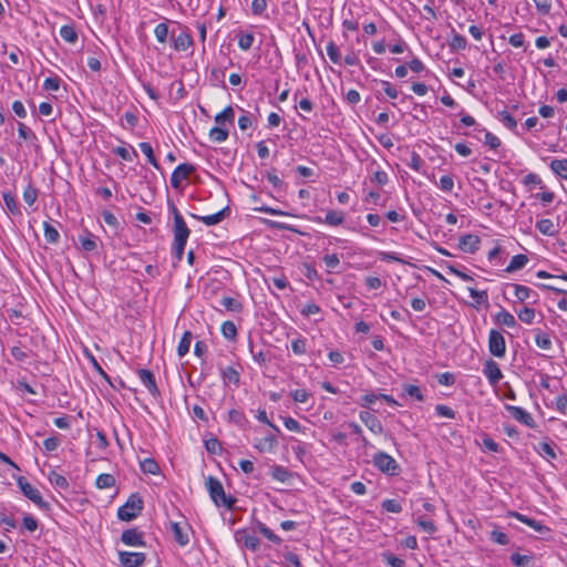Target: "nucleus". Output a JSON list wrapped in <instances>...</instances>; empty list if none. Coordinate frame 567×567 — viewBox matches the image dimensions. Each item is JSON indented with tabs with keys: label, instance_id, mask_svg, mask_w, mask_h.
<instances>
[{
	"label": "nucleus",
	"instance_id": "e433bc0d",
	"mask_svg": "<svg viewBox=\"0 0 567 567\" xmlns=\"http://www.w3.org/2000/svg\"><path fill=\"white\" fill-rule=\"evenodd\" d=\"M496 320H497L498 323H501V324H503L505 327H508V328H513L516 324L515 317L511 312L505 310V309H502L496 315Z\"/></svg>",
	"mask_w": 567,
	"mask_h": 567
},
{
	"label": "nucleus",
	"instance_id": "bf43d9fd",
	"mask_svg": "<svg viewBox=\"0 0 567 567\" xmlns=\"http://www.w3.org/2000/svg\"><path fill=\"white\" fill-rule=\"evenodd\" d=\"M258 530L270 542L275 544H280L281 538L277 536L270 528H268L265 524L259 523L258 524Z\"/></svg>",
	"mask_w": 567,
	"mask_h": 567
},
{
	"label": "nucleus",
	"instance_id": "58836bf2",
	"mask_svg": "<svg viewBox=\"0 0 567 567\" xmlns=\"http://www.w3.org/2000/svg\"><path fill=\"white\" fill-rule=\"evenodd\" d=\"M535 343L542 350H550L551 339L548 333L538 331L535 336Z\"/></svg>",
	"mask_w": 567,
	"mask_h": 567
},
{
	"label": "nucleus",
	"instance_id": "6e6d98bb",
	"mask_svg": "<svg viewBox=\"0 0 567 567\" xmlns=\"http://www.w3.org/2000/svg\"><path fill=\"white\" fill-rule=\"evenodd\" d=\"M154 34L159 43H165L168 35V25L166 23H159L154 29Z\"/></svg>",
	"mask_w": 567,
	"mask_h": 567
},
{
	"label": "nucleus",
	"instance_id": "864d4df0",
	"mask_svg": "<svg viewBox=\"0 0 567 567\" xmlns=\"http://www.w3.org/2000/svg\"><path fill=\"white\" fill-rule=\"evenodd\" d=\"M254 41L255 37L252 33H243L238 39V47L244 51H248L252 47Z\"/></svg>",
	"mask_w": 567,
	"mask_h": 567
},
{
	"label": "nucleus",
	"instance_id": "69168bd1",
	"mask_svg": "<svg viewBox=\"0 0 567 567\" xmlns=\"http://www.w3.org/2000/svg\"><path fill=\"white\" fill-rule=\"evenodd\" d=\"M533 1L535 3L537 11L542 16L549 14V12L551 10V0H533Z\"/></svg>",
	"mask_w": 567,
	"mask_h": 567
},
{
	"label": "nucleus",
	"instance_id": "4468645a",
	"mask_svg": "<svg viewBox=\"0 0 567 567\" xmlns=\"http://www.w3.org/2000/svg\"><path fill=\"white\" fill-rule=\"evenodd\" d=\"M278 446V440L274 434H268L264 437L256 439L254 442V447L258 450L260 453H271Z\"/></svg>",
	"mask_w": 567,
	"mask_h": 567
},
{
	"label": "nucleus",
	"instance_id": "ea45409f",
	"mask_svg": "<svg viewBox=\"0 0 567 567\" xmlns=\"http://www.w3.org/2000/svg\"><path fill=\"white\" fill-rule=\"evenodd\" d=\"M140 466L145 474L156 475L159 473V466L153 458H145L141 462Z\"/></svg>",
	"mask_w": 567,
	"mask_h": 567
},
{
	"label": "nucleus",
	"instance_id": "de8ad7c7",
	"mask_svg": "<svg viewBox=\"0 0 567 567\" xmlns=\"http://www.w3.org/2000/svg\"><path fill=\"white\" fill-rule=\"evenodd\" d=\"M221 333L224 338L234 340L237 336V328L233 321H225L221 324Z\"/></svg>",
	"mask_w": 567,
	"mask_h": 567
},
{
	"label": "nucleus",
	"instance_id": "c756f323",
	"mask_svg": "<svg viewBox=\"0 0 567 567\" xmlns=\"http://www.w3.org/2000/svg\"><path fill=\"white\" fill-rule=\"evenodd\" d=\"M193 336L189 331H185L177 347V354L179 358L186 355L189 351Z\"/></svg>",
	"mask_w": 567,
	"mask_h": 567
},
{
	"label": "nucleus",
	"instance_id": "a878e982",
	"mask_svg": "<svg viewBox=\"0 0 567 567\" xmlns=\"http://www.w3.org/2000/svg\"><path fill=\"white\" fill-rule=\"evenodd\" d=\"M235 112L234 109L229 105L215 116V122L217 125H221L223 127H225V123L228 122L233 124Z\"/></svg>",
	"mask_w": 567,
	"mask_h": 567
},
{
	"label": "nucleus",
	"instance_id": "f3484780",
	"mask_svg": "<svg viewBox=\"0 0 567 567\" xmlns=\"http://www.w3.org/2000/svg\"><path fill=\"white\" fill-rule=\"evenodd\" d=\"M509 516L515 517L516 519H518L519 522H522V523L526 524L527 526L532 527L534 530H536L537 533H539L542 535H544L546 533H549V530H550L547 526L543 525L540 522H538L536 519H533V518H529L526 515H523L520 513L511 512Z\"/></svg>",
	"mask_w": 567,
	"mask_h": 567
},
{
	"label": "nucleus",
	"instance_id": "9b49d317",
	"mask_svg": "<svg viewBox=\"0 0 567 567\" xmlns=\"http://www.w3.org/2000/svg\"><path fill=\"white\" fill-rule=\"evenodd\" d=\"M235 537L237 543L243 545L247 549H250L251 551H256L259 549L260 542L258 537H256L254 534H250L246 529L237 530Z\"/></svg>",
	"mask_w": 567,
	"mask_h": 567
},
{
	"label": "nucleus",
	"instance_id": "c03bdc74",
	"mask_svg": "<svg viewBox=\"0 0 567 567\" xmlns=\"http://www.w3.org/2000/svg\"><path fill=\"white\" fill-rule=\"evenodd\" d=\"M518 319L527 324H532L535 319V310L529 307H524L517 312Z\"/></svg>",
	"mask_w": 567,
	"mask_h": 567
},
{
	"label": "nucleus",
	"instance_id": "3c124183",
	"mask_svg": "<svg viewBox=\"0 0 567 567\" xmlns=\"http://www.w3.org/2000/svg\"><path fill=\"white\" fill-rule=\"evenodd\" d=\"M532 560L530 556L527 555H520L518 553H514L511 556V561L516 567H528L529 563Z\"/></svg>",
	"mask_w": 567,
	"mask_h": 567
},
{
	"label": "nucleus",
	"instance_id": "e2e57ef3",
	"mask_svg": "<svg viewBox=\"0 0 567 567\" xmlns=\"http://www.w3.org/2000/svg\"><path fill=\"white\" fill-rule=\"evenodd\" d=\"M435 412L439 416L451 419V420L455 419V415H456V412L445 404H437L435 406Z\"/></svg>",
	"mask_w": 567,
	"mask_h": 567
},
{
	"label": "nucleus",
	"instance_id": "5701e85b",
	"mask_svg": "<svg viewBox=\"0 0 567 567\" xmlns=\"http://www.w3.org/2000/svg\"><path fill=\"white\" fill-rule=\"evenodd\" d=\"M228 208H224L215 214L198 217L206 226L217 225L223 221L227 215ZM195 217V215H193ZM197 218V216H196Z\"/></svg>",
	"mask_w": 567,
	"mask_h": 567
},
{
	"label": "nucleus",
	"instance_id": "774afa93",
	"mask_svg": "<svg viewBox=\"0 0 567 567\" xmlns=\"http://www.w3.org/2000/svg\"><path fill=\"white\" fill-rule=\"evenodd\" d=\"M555 404H556V409L561 414H566V412H567V390H565L560 395H558L556 398Z\"/></svg>",
	"mask_w": 567,
	"mask_h": 567
},
{
	"label": "nucleus",
	"instance_id": "f704fd0d",
	"mask_svg": "<svg viewBox=\"0 0 567 567\" xmlns=\"http://www.w3.org/2000/svg\"><path fill=\"white\" fill-rule=\"evenodd\" d=\"M60 37L68 43H75L78 41V33L74 27L70 24L61 27Z\"/></svg>",
	"mask_w": 567,
	"mask_h": 567
},
{
	"label": "nucleus",
	"instance_id": "603ef678",
	"mask_svg": "<svg viewBox=\"0 0 567 567\" xmlns=\"http://www.w3.org/2000/svg\"><path fill=\"white\" fill-rule=\"evenodd\" d=\"M383 560L391 567H405V561L392 553L385 551L382 554Z\"/></svg>",
	"mask_w": 567,
	"mask_h": 567
},
{
	"label": "nucleus",
	"instance_id": "dca6fc26",
	"mask_svg": "<svg viewBox=\"0 0 567 567\" xmlns=\"http://www.w3.org/2000/svg\"><path fill=\"white\" fill-rule=\"evenodd\" d=\"M118 556L121 564L126 567H140L145 561L143 553L120 551Z\"/></svg>",
	"mask_w": 567,
	"mask_h": 567
},
{
	"label": "nucleus",
	"instance_id": "49530a36",
	"mask_svg": "<svg viewBox=\"0 0 567 567\" xmlns=\"http://www.w3.org/2000/svg\"><path fill=\"white\" fill-rule=\"evenodd\" d=\"M221 306L233 312H239L243 308L241 303L233 297H224L220 301Z\"/></svg>",
	"mask_w": 567,
	"mask_h": 567
},
{
	"label": "nucleus",
	"instance_id": "0e129e2a",
	"mask_svg": "<svg viewBox=\"0 0 567 567\" xmlns=\"http://www.w3.org/2000/svg\"><path fill=\"white\" fill-rule=\"evenodd\" d=\"M291 350L295 354L301 355L305 354L307 351V341L303 338H298L292 340L291 342Z\"/></svg>",
	"mask_w": 567,
	"mask_h": 567
},
{
	"label": "nucleus",
	"instance_id": "bb28decb",
	"mask_svg": "<svg viewBox=\"0 0 567 567\" xmlns=\"http://www.w3.org/2000/svg\"><path fill=\"white\" fill-rule=\"evenodd\" d=\"M536 229L545 236H554L557 231L554 223L547 218L538 220Z\"/></svg>",
	"mask_w": 567,
	"mask_h": 567
},
{
	"label": "nucleus",
	"instance_id": "09e8293b",
	"mask_svg": "<svg viewBox=\"0 0 567 567\" xmlns=\"http://www.w3.org/2000/svg\"><path fill=\"white\" fill-rule=\"evenodd\" d=\"M38 198V189L29 184L24 190H23V200L29 205L32 206Z\"/></svg>",
	"mask_w": 567,
	"mask_h": 567
},
{
	"label": "nucleus",
	"instance_id": "aec40b11",
	"mask_svg": "<svg viewBox=\"0 0 567 567\" xmlns=\"http://www.w3.org/2000/svg\"><path fill=\"white\" fill-rule=\"evenodd\" d=\"M193 45V38L189 30L186 29L174 38V49L176 51H186Z\"/></svg>",
	"mask_w": 567,
	"mask_h": 567
},
{
	"label": "nucleus",
	"instance_id": "79ce46f5",
	"mask_svg": "<svg viewBox=\"0 0 567 567\" xmlns=\"http://www.w3.org/2000/svg\"><path fill=\"white\" fill-rule=\"evenodd\" d=\"M496 117L509 130H515L517 126L516 120L507 111H499Z\"/></svg>",
	"mask_w": 567,
	"mask_h": 567
},
{
	"label": "nucleus",
	"instance_id": "6e6552de",
	"mask_svg": "<svg viewBox=\"0 0 567 567\" xmlns=\"http://www.w3.org/2000/svg\"><path fill=\"white\" fill-rule=\"evenodd\" d=\"M511 287L513 288L514 295L518 301H520V302L527 301L533 305L538 302V299H539L538 293L535 290L530 289L529 287H526L523 285H517V284H513V285H511Z\"/></svg>",
	"mask_w": 567,
	"mask_h": 567
},
{
	"label": "nucleus",
	"instance_id": "13d9d810",
	"mask_svg": "<svg viewBox=\"0 0 567 567\" xmlns=\"http://www.w3.org/2000/svg\"><path fill=\"white\" fill-rule=\"evenodd\" d=\"M173 532H174V536H175V540L181 545V546H186L189 542V538H188V535L185 534L182 528L179 527V525L177 523H174L173 524Z\"/></svg>",
	"mask_w": 567,
	"mask_h": 567
},
{
	"label": "nucleus",
	"instance_id": "2eb2a0df",
	"mask_svg": "<svg viewBox=\"0 0 567 567\" xmlns=\"http://www.w3.org/2000/svg\"><path fill=\"white\" fill-rule=\"evenodd\" d=\"M360 420L364 423V425L374 434L383 433V425L381 421L372 413L368 411H361L359 413Z\"/></svg>",
	"mask_w": 567,
	"mask_h": 567
},
{
	"label": "nucleus",
	"instance_id": "c9c22d12",
	"mask_svg": "<svg viewBox=\"0 0 567 567\" xmlns=\"http://www.w3.org/2000/svg\"><path fill=\"white\" fill-rule=\"evenodd\" d=\"M141 152L147 157L150 164H152L155 168H159V164L154 156L153 147L148 142H142L138 144Z\"/></svg>",
	"mask_w": 567,
	"mask_h": 567
},
{
	"label": "nucleus",
	"instance_id": "7c9ffc66",
	"mask_svg": "<svg viewBox=\"0 0 567 567\" xmlns=\"http://www.w3.org/2000/svg\"><path fill=\"white\" fill-rule=\"evenodd\" d=\"M44 238L49 244H56L60 239L58 229L49 221L43 223Z\"/></svg>",
	"mask_w": 567,
	"mask_h": 567
},
{
	"label": "nucleus",
	"instance_id": "72a5a7b5",
	"mask_svg": "<svg viewBox=\"0 0 567 567\" xmlns=\"http://www.w3.org/2000/svg\"><path fill=\"white\" fill-rule=\"evenodd\" d=\"M115 485V477L112 474H100L95 481V486L100 489L111 488Z\"/></svg>",
	"mask_w": 567,
	"mask_h": 567
},
{
	"label": "nucleus",
	"instance_id": "7ed1b4c3",
	"mask_svg": "<svg viewBox=\"0 0 567 567\" xmlns=\"http://www.w3.org/2000/svg\"><path fill=\"white\" fill-rule=\"evenodd\" d=\"M143 509V501L138 495H131L126 503L117 511L121 520L130 522L140 515Z\"/></svg>",
	"mask_w": 567,
	"mask_h": 567
},
{
	"label": "nucleus",
	"instance_id": "473e14b6",
	"mask_svg": "<svg viewBox=\"0 0 567 567\" xmlns=\"http://www.w3.org/2000/svg\"><path fill=\"white\" fill-rule=\"evenodd\" d=\"M3 202L6 204L7 209L14 216L21 215V209L11 193H3L2 195Z\"/></svg>",
	"mask_w": 567,
	"mask_h": 567
},
{
	"label": "nucleus",
	"instance_id": "a211bd4d",
	"mask_svg": "<svg viewBox=\"0 0 567 567\" xmlns=\"http://www.w3.org/2000/svg\"><path fill=\"white\" fill-rule=\"evenodd\" d=\"M344 218H346V215L341 210H329L327 214H326V217L324 219L320 218V217H317L316 218V221L317 223H324L329 226H332V227H336V226H340L343 224L344 221Z\"/></svg>",
	"mask_w": 567,
	"mask_h": 567
},
{
	"label": "nucleus",
	"instance_id": "20e7f679",
	"mask_svg": "<svg viewBox=\"0 0 567 567\" xmlns=\"http://www.w3.org/2000/svg\"><path fill=\"white\" fill-rule=\"evenodd\" d=\"M373 464L379 471L388 475L399 474L400 466L398 462L385 452H378L373 456Z\"/></svg>",
	"mask_w": 567,
	"mask_h": 567
},
{
	"label": "nucleus",
	"instance_id": "423d86ee",
	"mask_svg": "<svg viewBox=\"0 0 567 567\" xmlns=\"http://www.w3.org/2000/svg\"><path fill=\"white\" fill-rule=\"evenodd\" d=\"M488 350L496 358H504L506 353V342L504 336L498 330H491L488 334Z\"/></svg>",
	"mask_w": 567,
	"mask_h": 567
},
{
	"label": "nucleus",
	"instance_id": "f257e3e1",
	"mask_svg": "<svg viewBox=\"0 0 567 567\" xmlns=\"http://www.w3.org/2000/svg\"><path fill=\"white\" fill-rule=\"evenodd\" d=\"M174 213V243H173V252L176 259L179 261L183 258L184 249L189 237V229L178 212V209L173 206Z\"/></svg>",
	"mask_w": 567,
	"mask_h": 567
},
{
	"label": "nucleus",
	"instance_id": "338daca9",
	"mask_svg": "<svg viewBox=\"0 0 567 567\" xmlns=\"http://www.w3.org/2000/svg\"><path fill=\"white\" fill-rule=\"evenodd\" d=\"M205 446L210 454H219L221 452V444L215 437L205 441Z\"/></svg>",
	"mask_w": 567,
	"mask_h": 567
},
{
	"label": "nucleus",
	"instance_id": "39448f33",
	"mask_svg": "<svg viewBox=\"0 0 567 567\" xmlns=\"http://www.w3.org/2000/svg\"><path fill=\"white\" fill-rule=\"evenodd\" d=\"M17 484L25 497L33 502L37 506L44 508L47 503L43 501L40 491L31 485L23 476L17 478Z\"/></svg>",
	"mask_w": 567,
	"mask_h": 567
},
{
	"label": "nucleus",
	"instance_id": "f03ea898",
	"mask_svg": "<svg viewBox=\"0 0 567 567\" xmlns=\"http://www.w3.org/2000/svg\"><path fill=\"white\" fill-rule=\"evenodd\" d=\"M205 486L216 506H224L228 509L233 507L235 504V498L226 495L223 484L219 480L213 476H208L206 478Z\"/></svg>",
	"mask_w": 567,
	"mask_h": 567
},
{
	"label": "nucleus",
	"instance_id": "37998d69",
	"mask_svg": "<svg viewBox=\"0 0 567 567\" xmlns=\"http://www.w3.org/2000/svg\"><path fill=\"white\" fill-rule=\"evenodd\" d=\"M537 452L544 458H547V460L556 458V453L554 451V447L547 442L539 443V445L537 447Z\"/></svg>",
	"mask_w": 567,
	"mask_h": 567
},
{
	"label": "nucleus",
	"instance_id": "393cba45",
	"mask_svg": "<svg viewBox=\"0 0 567 567\" xmlns=\"http://www.w3.org/2000/svg\"><path fill=\"white\" fill-rule=\"evenodd\" d=\"M79 241L83 250L93 251L97 248L99 239L93 234L87 233L85 236H80Z\"/></svg>",
	"mask_w": 567,
	"mask_h": 567
},
{
	"label": "nucleus",
	"instance_id": "ddd939ff",
	"mask_svg": "<svg viewBox=\"0 0 567 567\" xmlns=\"http://www.w3.org/2000/svg\"><path fill=\"white\" fill-rule=\"evenodd\" d=\"M137 375L142 384L148 390V392L153 396H157L159 394V390L157 388L155 377L152 371L147 369H138Z\"/></svg>",
	"mask_w": 567,
	"mask_h": 567
},
{
	"label": "nucleus",
	"instance_id": "052dcab7",
	"mask_svg": "<svg viewBox=\"0 0 567 567\" xmlns=\"http://www.w3.org/2000/svg\"><path fill=\"white\" fill-rule=\"evenodd\" d=\"M466 45H467L466 39L462 34H458V33L453 34L451 42H450V47L453 50H456V51L464 50L466 48Z\"/></svg>",
	"mask_w": 567,
	"mask_h": 567
},
{
	"label": "nucleus",
	"instance_id": "cd10ccee",
	"mask_svg": "<svg viewBox=\"0 0 567 567\" xmlns=\"http://www.w3.org/2000/svg\"><path fill=\"white\" fill-rule=\"evenodd\" d=\"M209 138L216 143L225 142L228 138V130L221 125H216L210 128Z\"/></svg>",
	"mask_w": 567,
	"mask_h": 567
},
{
	"label": "nucleus",
	"instance_id": "f8f14e48",
	"mask_svg": "<svg viewBox=\"0 0 567 567\" xmlns=\"http://www.w3.org/2000/svg\"><path fill=\"white\" fill-rule=\"evenodd\" d=\"M481 239L477 235L467 234L460 237L458 248L463 252L474 254L480 249Z\"/></svg>",
	"mask_w": 567,
	"mask_h": 567
},
{
	"label": "nucleus",
	"instance_id": "4c0bfd02",
	"mask_svg": "<svg viewBox=\"0 0 567 567\" xmlns=\"http://www.w3.org/2000/svg\"><path fill=\"white\" fill-rule=\"evenodd\" d=\"M271 476L278 482L285 483L291 477V473L281 465H276L271 468Z\"/></svg>",
	"mask_w": 567,
	"mask_h": 567
},
{
	"label": "nucleus",
	"instance_id": "9d476101",
	"mask_svg": "<svg viewBox=\"0 0 567 567\" xmlns=\"http://www.w3.org/2000/svg\"><path fill=\"white\" fill-rule=\"evenodd\" d=\"M483 374L486 377L489 384L493 386H495L503 379V373L499 369V365L492 359L485 362L483 368Z\"/></svg>",
	"mask_w": 567,
	"mask_h": 567
},
{
	"label": "nucleus",
	"instance_id": "8fccbe9b",
	"mask_svg": "<svg viewBox=\"0 0 567 567\" xmlns=\"http://www.w3.org/2000/svg\"><path fill=\"white\" fill-rule=\"evenodd\" d=\"M322 259L329 272H334L340 265V259L337 254L324 255Z\"/></svg>",
	"mask_w": 567,
	"mask_h": 567
},
{
	"label": "nucleus",
	"instance_id": "412c9836",
	"mask_svg": "<svg viewBox=\"0 0 567 567\" xmlns=\"http://www.w3.org/2000/svg\"><path fill=\"white\" fill-rule=\"evenodd\" d=\"M225 384H233L237 386L240 381V374L234 367H226L220 371Z\"/></svg>",
	"mask_w": 567,
	"mask_h": 567
},
{
	"label": "nucleus",
	"instance_id": "5fc2aeb1",
	"mask_svg": "<svg viewBox=\"0 0 567 567\" xmlns=\"http://www.w3.org/2000/svg\"><path fill=\"white\" fill-rule=\"evenodd\" d=\"M382 508L389 513H401L402 512V505L396 499H384L382 502Z\"/></svg>",
	"mask_w": 567,
	"mask_h": 567
},
{
	"label": "nucleus",
	"instance_id": "1a4fd4ad",
	"mask_svg": "<svg viewBox=\"0 0 567 567\" xmlns=\"http://www.w3.org/2000/svg\"><path fill=\"white\" fill-rule=\"evenodd\" d=\"M505 409L509 412L511 416L518 421L519 423L533 429L536 423L529 412L524 410L520 406L515 405H505Z\"/></svg>",
	"mask_w": 567,
	"mask_h": 567
},
{
	"label": "nucleus",
	"instance_id": "a18cd8bd",
	"mask_svg": "<svg viewBox=\"0 0 567 567\" xmlns=\"http://www.w3.org/2000/svg\"><path fill=\"white\" fill-rule=\"evenodd\" d=\"M416 524L429 535L436 533V526L432 519L421 516L416 519Z\"/></svg>",
	"mask_w": 567,
	"mask_h": 567
},
{
	"label": "nucleus",
	"instance_id": "0eeeda50",
	"mask_svg": "<svg viewBox=\"0 0 567 567\" xmlns=\"http://www.w3.org/2000/svg\"><path fill=\"white\" fill-rule=\"evenodd\" d=\"M195 166L192 164L183 163L179 164L171 176V185L175 189H179L182 187V182L187 179L192 173L195 172Z\"/></svg>",
	"mask_w": 567,
	"mask_h": 567
},
{
	"label": "nucleus",
	"instance_id": "680f3d73",
	"mask_svg": "<svg viewBox=\"0 0 567 567\" xmlns=\"http://www.w3.org/2000/svg\"><path fill=\"white\" fill-rule=\"evenodd\" d=\"M437 186L440 187V189H442L445 193L452 192V189L454 187V179H453L452 175L441 176V178L437 183Z\"/></svg>",
	"mask_w": 567,
	"mask_h": 567
},
{
	"label": "nucleus",
	"instance_id": "c85d7f7f",
	"mask_svg": "<svg viewBox=\"0 0 567 567\" xmlns=\"http://www.w3.org/2000/svg\"><path fill=\"white\" fill-rule=\"evenodd\" d=\"M48 480L56 488H60V489L69 488L68 480L63 475L56 473L55 471H51L49 473Z\"/></svg>",
	"mask_w": 567,
	"mask_h": 567
},
{
	"label": "nucleus",
	"instance_id": "4be33fe9",
	"mask_svg": "<svg viewBox=\"0 0 567 567\" xmlns=\"http://www.w3.org/2000/svg\"><path fill=\"white\" fill-rule=\"evenodd\" d=\"M549 167L554 174L567 181V158H554Z\"/></svg>",
	"mask_w": 567,
	"mask_h": 567
},
{
	"label": "nucleus",
	"instance_id": "2f4dec72",
	"mask_svg": "<svg viewBox=\"0 0 567 567\" xmlns=\"http://www.w3.org/2000/svg\"><path fill=\"white\" fill-rule=\"evenodd\" d=\"M18 135L29 143H35L38 140L35 133L22 122L18 123Z\"/></svg>",
	"mask_w": 567,
	"mask_h": 567
},
{
	"label": "nucleus",
	"instance_id": "6ab92c4d",
	"mask_svg": "<svg viewBox=\"0 0 567 567\" xmlns=\"http://www.w3.org/2000/svg\"><path fill=\"white\" fill-rule=\"evenodd\" d=\"M122 542L127 546H142L144 545L142 533L136 529H126L121 536Z\"/></svg>",
	"mask_w": 567,
	"mask_h": 567
},
{
	"label": "nucleus",
	"instance_id": "b1692460",
	"mask_svg": "<svg viewBox=\"0 0 567 567\" xmlns=\"http://www.w3.org/2000/svg\"><path fill=\"white\" fill-rule=\"evenodd\" d=\"M528 262V257L526 255L519 254L515 255L509 264L507 265L505 271L506 272H515L522 268H524Z\"/></svg>",
	"mask_w": 567,
	"mask_h": 567
},
{
	"label": "nucleus",
	"instance_id": "a19ab883",
	"mask_svg": "<svg viewBox=\"0 0 567 567\" xmlns=\"http://www.w3.org/2000/svg\"><path fill=\"white\" fill-rule=\"evenodd\" d=\"M403 391L406 395L415 399L416 401L424 400L422 390L420 389V386H417L415 384H410V383L403 384Z\"/></svg>",
	"mask_w": 567,
	"mask_h": 567
},
{
	"label": "nucleus",
	"instance_id": "4d7b16f0",
	"mask_svg": "<svg viewBox=\"0 0 567 567\" xmlns=\"http://www.w3.org/2000/svg\"><path fill=\"white\" fill-rule=\"evenodd\" d=\"M327 54L329 56V59L336 63V64H339L340 61H341V54H340V51L338 49V47L334 44V42L330 41L328 44H327Z\"/></svg>",
	"mask_w": 567,
	"mask_h": 567
}]
</instances>
